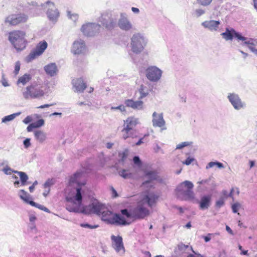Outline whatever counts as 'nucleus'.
<instances>
[{
  "instance_id": "f257e3e1",
  "label": "nucleus",
  "mask_w": 257,
  "mask_h": 257,
  "mask_svg": "<svg viewBox=\"0 0 257 257\" xmlns=\"http://www.w3.org/2000/svg\"><path fill=\"white\" fill-rule=\"evenodd\" d=\"M84 177V175L82 172H76L73 176H71L69 179V183H76L78 185V187L74 188L73 190L68 193L66 197V200L68 202L73 203L74 206L70 207L67 205V209L70 212H77L79 210V207L82 204V186L86 184L85 180H81Z\"/></svg>"
},
{
  "instance_id": "f03ea898",
  "label": "nucleus",
  "mask_w": 257,
  "mask_h": 257,
  "mask_svg": "<svg viewBox=\"0 0 257 257\" xmlns=\"http://www.w3.org/2000/svg\"><path fill=\"white\" fill-rule=\"evenodd\" d=\"M26 33L21 30H14L9 33V40L17 51H21L26 47L27 41Z\"/></svg>"
},
{
  "instance_id": "7ed1b4c3",
  "label": "nucleus",
  "mask_w": 257,
  "mask_h": 257,
  "mask_svg": "<svg viewBox=\"0 0 257 257\" xmlns=\"http://www.w3.org/2000/svg\"><path fill=\"white\" fill-rule=\"evenodd\" d=\"M44 94L42 87L39 86L37 83L28 86L23 92V95L26 99L40 98L43 96Z\"/></svg>"
},
{
  "instance_id": "20e7f679",
  "label": "nucleus",
  "mask_w": 257,
  "mask_h": 257,
  "mask_svg": "<svg viewBox=\"0 0 257 257\" xmlns=\"http://www.w3.org/2000/svg\"><path fill=\"white\" fill-rule=\"evenodd\" d=\"M193 186L191 182L185 181L179 185L177 191L179 194L183 195L184 200H192L194 198V193L192 190Z\"/></svg>"
},
{
  "instance_id": "39448f33",
  "label": "nucleus",
  "mask_w": 257,
  "mask_h": 257,
  "mask_svg": "<svg viewBox=\"0 0 257 257\" xmlns=\"http://www.w3.org/2000/svg\"><path fill=\"white\" fill-rule=\"evenodd\" d=\"M146 205V202L144 200L138 202L136 206L132 208L133 219H142L149 215L150 211Z\"/></svg>"
},
{
  "instance_id": "423d86ee",
  "label": "nucleus",
  "mask_w": 257,
  "mask_h": 257,
  "mask_svg": "<svg viewBox=\"0 0 257 257\" xmlns=\"http://www.w3.org/2000/svg\"><path fill=\"white\" fill-rule=\"evenodd\" d=\"M138 123V119L134 116L128 117L124 120L123 128L121 130L122 137L126 140L129 137H133L132 131Z\"/></svg>"
},
{
  "instance_id": "0eeeda50",
  "label": "nucleus",
  "mask_w": 257,
  "mask_h": 257,
  "mask_svg": "<svg viewBox=\"0 0 257 257\" xmlns=\"http://www.w3.org/2000/svg\"><path fill=\"white\" fill-rule=\"evenodd\" d=\"M145 45V42L144 38L139 34L134 35L132 38V50L136 53L142 52Z\"/></svg>"
},
{
  "instance_id": "6e6552de",
  "label": "nucleus",
  "mask_w": 257,
  "mask_h": 257,
  "mask_svg": "<svg viewBox=\"0 0 257 257\" xmlns=\"http://www.w3.org/2000/svg\"><path fill=\"white\" fill-rule=\"evenodd\" d=\"M48 44L45 41H42L38 43L34 50L32 51L27 57L28 62H30L35 59L36 57L42 55L44 51L47 49Z\"/></svg>"
},
{
  "instance_id": "1a4fd4ad",
  "label": "nucleus",
  "mask_w": 257,
  "mask_h": 257,
  "mask_svg": "<svg viewBox=\"0 0 257 257\" xmlns=\"http://www.w3.org/2000/svg\"><path fill=\"white\" fill-rule=\"evenodd\" d=\"M28 17L25 14H13L9 16L6 19V22L12 26H16L22 23H26Z\"/></svg>"
},
{
  "instance_id": "9d476101",
  "label": "nucleus",
  "mask_w": 257,
  "mask_h": 257,
  "mask_svg": "<svg viewBox=\"0 0 257 257\" xmlns=\"http://www.w3.org/2000/svg\"><path fill=\"white\" fill-rule=\"evenodd\" d=\"M162 71L156 66H150L146 70L147 78L153 82L158 81L162 76Z\"/></svg>"
},
{
  "instance_id": "9b49d317",
  "label": "nucleus",
  "mask_w": 257,
  "mask_h": 257,
  "mask_svg": "<svg viewBox=\"0 0 257 257\" xmlns=\"http://www.w3.org/2000/svg\"><path fill=\"white\" fill-rule=\"evenodd\" d=\"M101 28L100 25L94 23H88L83 25L81 27V31L87 36H91L98 32Z\"/></svg>"
},
{
  "instance_id": "f8f14e48",
  "label": "nucleus",
  "mask_w": 257,
  "mask_h": 257,
  "mask_svg": "<svg viewBox=\"0 0 257 257\" xmlns=\"http://www.w3.org/2000/svg\"><path fill=\"white\" fill-rule=\"evenodd\" d=\"M111 240V246L117 252H124L125 251L123 243L122 237L120 235L115 236L112 235L110 237Z\"/></svg>"
},
{
  "instance_id": "ddd939ff",
  "label": "nucleus",
  "mask_w": 257,
  "mask_h": 257,
  "mask_svg": "<svg viewBox=\"0 0 257 257\" xmlns=\"http://www.w3.org/2000/svg\"><path fill=\"white\" fill-rule=\"evenodd\" d=\"M226 40H232L234 37L238 41L245 40V37L242 36L239 33L236 32L233 28H226L225 32L221 34Z\"/></svg>"
},
{
  "instance_id": "4468645a",
  "label": "nucleus",
  "mask_w": 257,
  "mask_h": 257,
  "mask_svg": "<svg viewBox=\"0 0 257 257\" xmlns=\"http://www.w3.org/2000/svg\"><path fill=\"white\" fill-rule=\"evenodd\" d=\"M19 195L20 198L23 200L25 202L29 203L32 206H34L38 208H39L46 212H48V209L41 205L36 203L33 201L30 200V196L28 193L24 190H21L20 191Z\"/></svg>"
},
{
  "instance_id": "2eb2a0df",
  "label": "nucleus",
  "mask_w": 257,
  "mask_h": 257,
  "mask_svg": "<svg viewBox=\"0 0 257 257\" xmlns=\"http://www.w3.org/2000/svg\"><path fill=\"white\" fill-rule=\"evenodd\" d=\"M99 21L107 29H112L114 26V22L111 18V15L108 13L102 14L99 18Z\"/></svg>"
},
{
  "instance_id": "dca6fc26",
  "label": "nucleus",
  "mask_w": 257,
  "mask_h": 257,
  "mask_svg": "<svg viewBox=\"0 0 257 257\" xmlns=\"http://www.w3.org/2000/svg\"><path fill=\"white\" fill-rule=\"evenodd\" d=\"M86 50L85 43L82 40L76 41L72 46V52L74 54H81L84 53Z\"/></svg>"
},
{
  "instance_id": "f3484780",
  "label": "nucleus",
  "mask_w": 257,
  "mask_h": 257,
  "mask_svg": "<svg viewBox=\"0 0 257 257\" xmlns=\"http://www.w3.org/2000/svg\"><path fill=\"white\" fill-rule=\"evenodd\" d=\"M105 206L99 202H93L86 207L90 213H94L100 215Z\"/></svg>"
},
{
  "instance_id": "a211bd4d",
  "label": "nucleus",
  "mask_w": 257,
  "mask_h": 257,
  "mask_svg": "<svg viewBox=\"0 0 257 257\" xmlns=\"http://www.w3.org/2000/svg\"><path fill=\"white\" fill-rule=\"evenodd\" d=\"M127 107H131L134 109H142L144 107V102L142 99L134 100L132 99H128L124 102Z\"/></svg>"
},
{
  "instance_id": "6ab92c4d",
  "label": "nucleus",
  "mask_w": 257,
  "mask_h": 257,
  "mask_svg": "<svg viewBox=\"0 0 257 257\" xmlns=\"http://www.w3.org/2000/svg\"><path fill=\"white\" fill-rule=\"evenodd\" d=\"M190 251L194 252L191 246L185 245L183 243H180L178 244L177 246L175 249V252L177 254L183 255L188 253Z\"/></svg>"
},
{
  "instance_id": "aec40b11",
  "label": "nucleus",
  "mask_w": 257,
  "mask_h": 257,
  "mask_svg": "<svg viewBox=\"0 0 257 257\" xmlns=\"http://www.w3.org/2000/svg\"><path fill=\"white\" fill-rule=\"evenodd\" d=\"M228 98L234 108L239 109L243 107V104L237 95L230 94Z\"/></svg>"
},
{
  "instance_id": "412c9836",
  "label": "nucleus",
  "mask_w": 257,
  "mask_h": 257,
  "mask_svg": "<svg viewBox=\"0 0 257 257\" xmlns=\"http://www.w3.org/2000/svg\"><path fill=\"white\" fill-rule=\"evenodd\" d=\"M72 84L77 92H82L87 87L86 84L82 78H75L72 80Z\"/></svg>"
},
{
  "instance_id": "4be33fe9",
  "label": "nucleus",
  "mask_w": 257,
  "mask_h": 257,
  "mask_svg": "<svg viewBox=\"0 0 257 257\" xmlns=\"http://www.w3.org/2000/svg\"><path fill=\"white\" fill-rule=\"evenodd\" d=\"M153 124L154 126L162 127L165 125V121L163 119L162 114H158L154 112L153 114Z\"/></svg>"
},
{
  "instance_id": "5701e85b",
  "label": "nucleus",
  "mask_w": 257,
  "mask_h": 257,
  "mask_svg": "<svg viewBox=\"0 0 257 257\" xmlns=\"http://www.w3.org/2000/svg\"><path fill=\"white\" fill-rule=\"evenodd\" d=\"M211 200V196L210 195L203 196L199 202L200 209L202 210L207 209L210 206Z\"/></svg>"
},
{
  "instance_id": "b1692460",
  "label": "nucleus",
  "mask_w": 257,
  "mask_h": 257,
  "mask_svg": "<svg viewBox=\"0 0 257 257\" xmlns=\"http://www.w3.org/2000/svg\"><path fill=\"white\" fill-rule=\"evenodd\" d=\"M145 176L149 179L143 182L142 186L146 185L150 183L152 181L157 180L159 177L158 173L155 171H147L145 173Z\"/></svg>"
},
{
  "instance_id": "393cba45",
  "label": "nucleus",
  "mask_w": 257,
  "mask_h": 257,
  "mask_svg": "<svg viewBox=\"0 0 257 257\" xmlns=\"http://www.w3.org/2000/svg\"><path fill=\"white\" fill-rule=\"evenodd\" d=\"M245 40H241L243 42V44L246 45L248 48L255 54L257 55V49L255 48V46L257 44V41L253 39H247L245 37Z\"/></svg>"
},
{
  "instance_id": "a878e982",
  "label": "nucleus",
  "mask_w": 257,
  "mask_h": 257,
  "mask_svg": "<svg viewBox=\"0 0 257 257\" xmlns=\"http://www.w3.org/2000/svg\"><path fill=\"white\" fill-rule=\"evenodd\" d=\"M220 25V22L217 21H206L202 23V25L210 30H216Z\"/></svg>"
},
{
  "instance_id": "bb28decb",
  "label": "nucleus",
  "mask_w": 257,
  "mask_h": 257,
  "mask_svg": "<svg viewBox=\"0 0 257 257\" xmlns=\"http://www.w3.org/2000/svg\"><path fill=\"white\" fill-rule=\"evenodd\" d=\"M118 25L121 29L125 31H128L132 28L131 23L125 17L121 18L119 19Z\"/></svg>"
},
{
  "instance_id": "cd10ccee",
  "label": "nucleus",
  "mask_w": 257,
  "mask_h": 257,
  "mask_svg": "<svg viewBox=\"0 0 257 257\" xmlns=\"http://www.w3.org/2000/svg\"><path fill=\"white\" fill-rule=\"evenodd\" d=\"M111 224L126 225L127 223L125 218L119 214H115L113 215L112 220H110Z\"/></svg>"
},
{
  "instance_id": "c85d7f7f",
  "label": "nucleus",
  "mask_w": 257,
  "mask_h": 257,
  "mask_svg": "<svg viewBox=\"0 0 257 257\" xmlns=\"http://www.w3.org/2000/svg\"><path fill=\"white\" fill-rule=\"evenodd\" d=\"M44 70L46 73L51 76L55 75L58 71L57 66L55 63H50L45 66Z\"/></svg>"
},
{
  "instance_id": "c756f323",
  "label": "nucleus",
  "mask_w": 257,
  "mask_h": 257,
  "mask_svg": "<svg viewBox=\"0 0 257 257\" xmlns=\"http://www.w3.org/2000/svg\"><path fill=\"white\" fill-rule=\"evenodd\" d=\"M100 215H101L102 219L103 221H106L108 223H111L110 220H112L113 217V214L112 212L108 210L105 207L104 209L101 212Z\"/></svg>"
},
{
  "instance_id": "7c9ffc66",
  "label": "nucleus",
  "mask_w": 257,
  "mask_h": 257,
  "mask_svg": "<svg viewBox=\"0 0 257 257\" xmlns=\"http://www.w3.org/2000/svg\"><path fill=\"white\" fill-rule=\"evenodd\" d=\"M158 198V196L154 194H150L148 195H146L144 200H145V202H147L148 205L151 207L153 204H154L157 200Z\"/></svg>"
},
{
  "instance_id": "2f4dec72",
  "label": "nucleus",
  "mask_w": 257,
  "mask_h": 257,
  "mask_svg": "<svg viewBox=\"0 0 257 257\" xmlns=\"http://www.w3.org/2000/svg\"><path fill=\"white\" fill-rule=\"evenodd\" d=\"M32 79V76L29 74H25L23 76L19 77L18 79L17 84L19 85L22 84L23 85H26Z\"/></svg>"
},
{
  "instance_id": "473e14b6",
  "label": "nucleus",
  "mask_w": 257,
  "mask_h": 257,
  "mask_svg": "<svg viewBox=\"0 0 257 257\" xmlns=\"http://www.w3.org/2000/svg\"><path fill=\"white\" fill-rule=\"evenodd\" d=\"M34 136L37 141L41 143L44 142L46 139V134L41 130L34 131Z\"/></svg>"
},
{
  "instance_id": "72a5a7b5",
  "label": "nucleus",
  "mask_w": 257,
  "mask_h": 257,
  "mask_svg": "<svg viewBox=\"0 0 257 257\" xmlns=\"http://www.w3.org/2000/svg\"><path fill=\"white\" fill-rule=\"evenodd\" d=\"M44 124V120L42 119H39L35 122H33L29 124L27 128V131L29 132H32L34 128H38L43 125Z\"/></svg>"
},
{
  "instance_id": "f704fd0d",
  "label": "nucleus",
  "mask_w": 257,
  "mask_h": 257,
  "mask_svg": "<svg viewBox=\"0 0 257 257\" xmlns=\"http://www.w3.org/2000/svg\"><path fill=\"white\" fill-rule=\"evenodd\" d=\"M15 173L19 174L20 179L21 181V183L22 185H25L26 184V182L28 179V176L26 174L23 172H19V171H14Z\"/></svg>"
},
{
  "instance_id": "c9c22d12",
  "label": "nucleus",
  "mask_w": 257,
  "mask_h": 257,
  "mask_svg": "<svg viewBox=\"0 0 257 257\" xmlns=\"http://www.w3.org/2000/svg\"><path fill=\"white\" fill-rule=\"evenodd\" d=\"M139 91L140 93V96L139 97L140 99H142L149 94L148 90H146L145 87L143 85H141L140 86V87L139 89Z\"/></svg>"
},
{
  "instance_id": "e433bc0d",
  "label": "nucleus",
  "mask_w": 257,
  "mask_h": 257,
  "mask_svg": "<svg viewBox=\"0 0 257 257\" xmlns=\"http://www.w3.org/2000/svg\"><path fill=\"white\" fill-rule=\"evenodd\" d=\"M120 176L124 179L130 178L132 176V174L128 170L123 169L119 172Z\"/></svg>"
},
{
  "instance_id": "4c0bfd02",
  "label": "nucleus",
  "mask_w": 257,
  "mask_h": 257,
  "mask_svg": "<svg viewBox=\"0 0 257 257\" xmlns=\"http://www.w3.org/2000/svg\"><path fill=\"white\" fill-rule=\"evenodd\" d=\"M21 114V112H17L15 113H13L7 116H5L3 119L2 121L3 122H6L7 121H9L13 120L17 116Z\"/></svg>"
},
{
  "instance_id": "58836bf2",
  "label": "nucleus",
  "mask_w": 257,
  "mask_h": 257,
  "mask_svg": "<svg viewBox=\"0 0 257 257\" xmlns=\"http://www.w3.org/2000/svg\"><path fill=\"white\" fill-rule=\"evenodd\" d=\"M48 17L50 20H54L59 16V13L57 11H49L47 13Z\"/></svg>"
},
{
  "instance_id": "ea45409f",
  "label": "nucleus",
  "mask_w": 257,
  "mask_h": 257,
  "mask_svg": "<svg viewBox=\"0 0 257 257\" xmlns=\"http://www.w3.org/2000/svg\"><path fill=\"white\" fill-rule=\"evenodd\" d=\"M128 156V151L125 150L124 151L119 152L118 153V157L119 158V161L122 162H124Z\"/></svg>"
},
{
  "instance_id": "a19ab883",
  "label": "nucleus",
  "mask_w": 257,
  "mask_h": 257,
  "mask_svg": "<svg viewBox=\"0 0 257 257\" xmlns=\"http://www.w3.org/2000/svg\"><path fill=\"white\" fill-rule=\"evenodd\" d=\"M121 213L125 215L127 218H133V215L132 214V208L130 209L128 212L127 209H124L121 210Z\"/></svg>"
},
{
  "instance_id": "79ce46f5",
  "label": "nucleus",
  "mask_w": 257,
  "mask_h": 257,
  "mask_svg": "<svg viewBox=\"0 0 257 257\" xmlns=\"http://www.w3.org/2000/svg\"><path fill=\"white\" fill-rule=\"evenodd\" d=\"M55 183V180L53 179H49L45 183L44 186L45 188H49Z\"/></svg>"
},
{
  "instance_id": "37998d69",
  "label": "nucleus",
  "mask_w": 257,
  "mask_h": 257,
  "mask_svg": "<svg viewBox=\"0 0 257 257\" xmlns=\"http://www.w3.org/2000/svg\"><path fill=\"white\" fill-rule=\"evenodd\" d=\"M198 4L203 6H207L210 4L212 0H197Z\"/></svg>"
},
{
  "instance_id": "c03bdc74",
  "label": "nucleus",
  "mask_w": 257,
  "mask_h": 257,
  "mask_svg": "<svg viewBox=\"0 0 257 257\" xmlns=\"http://www.w3.org/2000/svg\"><path fill=\"white\" fill-rule=\"evenodd\" d=\"M20 67H21V63L19 61H17L15 63V70H14V73L16 75H18L20 70Z\"/></svg>"
},
{
  "instance_id": "a18cd8bd",
  "label": "nucleus",
  "mask_w": 257,
  "mask_h": 257,
  "mask_svg": "<svg viewBox=\"0 0 257 257\" xmlns=\"http://www.w3.org/2000/svg\"><path fill=\"white\" fill-rule=\"evenodd\" d=\"M241 207V205L239 203H235L232 205L231 208L234 213H236L239 208Z\"/></svg>"
},
{
  "instance_id": "49530a36",
  "label": "nucleus",
  "mask_w": 257,
  "mask_h": 257,
  "mask_svg": "<svg viewBox=\"0 0 257 257\" xmlns=\"http://www.w3.org/2000/svg\"><path fill=\"white\" fill-rule=\"evenodd\" d=\"M190 144H191V143H189L188 142H182V143L178 144V145H177L176 149H181L185 147L189 146Z\"/></svg>"
},
{
  "instance_id": "de8ad7c7",
  "label": "nucleus",
  "mask_w": 257,
  "mask_h": 257,
  "mask_svg": "<svg viewBox=\"0 0 257 257\" xmlns=\"http://www.w3.org/2000/svg\"><path fill=\"white\" fill-rule=\"evenodd\" d=\"M133 161H134V163L136 165H138L139 167L141 166L142 163H141V161L139 157H138V156L134 157V158L133 159Z\"/></svg>"
},
{
  "instance_id": "09e8293b",
  "label": "nucleus",
  "mask_w": 257,
  "mask_h": 257,
  "mask_svg": "<svg viewBox=\"0 0 257 257\" xmlns=\"http://www.w3.org/2000/svg\"><path fill=\"white\" fill-rule=\"evenodd\" d=\"M111 109H119L121 112H124L126 111L125 106L123 105H120L117 107H111Z\"/></svg>"
},
{
  "instance_id": "8fccbe9b",
  "label": "nucleus",
  "mask_w": 257,
  "mask_h": 257,
  "mask_svg": "<svg viewBox=\"0 0 257 257\" xmlns=\"http://www.w3.org/2000/svg\"><path fill=\"white\" fill-rule=\"evenodd\" d=\"M224 202L223 199H220L216 202L215 205L216 207L220 208L224 204Z\"/></svg>"
},
{
  "instance_id": "3c124183",
  "label": "nucleus",
  "mask_w": 257,
  "mask_h": 257,
  "mask_svg": "<svg viewBox=\"0 0 257 257\" xmlns=\"http://www.w3.org/2000/svg\"><path fill=\"white\" fill-rule=\"evenodd\" d=\"M24 145L26 148H28L31 146L30 139H26L24 141Z\"/></svg>"
},
{
  "instance_id": "603ef678",
  "label": "nucleus",
  "mask_w": 257,
  "mask_h": 257,
  "mask_svg": "<svg viewBox=\"0 0 257 257\" xmlns=\"http://www.w3.org/2000/svg\"><path fill=\"white\" fill-rule=\"evenodd\" d=\"M32 120V118L31 116H27L24 120L23 122L25 124H28L31 122Z\"/></svg>"
},
{
  "instance_id": "864d4df0",
  "label": "nucleus",
  "mask_w": 257,
  "mask_h": 257,
  "mask_svg": "<svg viewBox=\"0 0 257 257\" xmlns=\"http://www.w3.org/2000/svg\"><path fill=\"white\" fill-rule=\"evenodd\" d=\"M193 160H194V159L193 158H191L189 157L186 159V160H185V162H183V164H184L186 165H189L193 161Z\"/></svg>"
},
{
  "instance_id": "5fc2aeb1",
  "label": "nucleus",
  "mask_w": 257,
  "mask_h": 257,
  "mask_svg": "<svg viewBox=\"0 0 257 257\" xmlns=\"http://www.w3.org/2000/svg\"><path fill=\"white\" fill-rule=\"evenodd\" d=\"M4 172L6 174H11L13 172L12 169L9 167H6L3 169Z\"/></svg>"
},
{
  "instance_id": "6e6d98bb",
  "label": "nucleus",
  "mask_w": 257,
  "mask_h": 257,
  "mask_svg": "<svg viewBox=\"0 0 257 257\" xmlns=\"http://www.w3.org/2000/svg\"><path fill=\"white\" fill-rule=\"evenodd\" d=\"M111 190L112 192V196L113 198H115L118 196V194H117L116 190L114 189V188L113 187H111Z\"/></svg>"
},
{
  "instance_id": "4d7b16f0",
  "label": "nucleus",
  "mask_w": 257,
  "mask_h": 257,
  "mask_svg": "<svg viewBox=\"0 0 257 257\" xmlns=\"http://www.w3.org/2000/svg\"><path fill=\"white\" fill-rule=\"evenodd\" d=\"M238 248L241 251V254H243V255H247V254L248 251L247 250H243L242 246L240 245H238Z\"/></svg>"
},
{
  "instance_id": "13d9d810",
  "label": "nucleus",
  "mask_w": 257,
  "mask_h": 257,
  "mask_svg": "<svg viewBox=\"0 0 257 257\" xmlns=\"http://www.w3.org/2000/svg\"><path fill=\"white\" fill-rule=\"evenodd\" d=\"M81 226H83V227H89L90 228H96L98 227V225H95V226H92L88 224H81Z\"/></svg>"
},
{
  "instance_id": "bf43d9fd",
  "label": "nucleus",
  "mask_w": 257,
  "mask_h": 257,
  "mask_svg": "<svg viewBox=\"0 0 257 257\" xmlns=\"http://www.w3.org/2000/svg\"><path fill=\"white\" fill-rule=\"evenodd\" d=\"M215 165V162H211L208 163V165L206 167V168H212Z\"/></svg>"
},
{
  "instance_id": "052dcab7",
  "label": "nucleus",
  "mask_w": 257,
  "mask_h": 257,
  "mask_svg": "<svg viewBox=\"0 0 257 257\" xmlns=\"http://www.w3.org/2000/svg\"><path fill=\"white\" fill-rule=\"evenodd\" d=\"M53 104H44V105H42L39 107H38L37 108H45V107H48L50 106H52Z\"/></svg>"
},
{
  "instance_id": "680f3d73",
  "label": "nucleus",
  "mask_w": 257,
  "mask_h": 257,
  "mask_svg": "<svg viewBox=\"0 0 257 257\" xmlns=\"http://www.w3.org/2000/svg\"><path fill=\"white\" fill-rule=\"evenodd\" d=\"M36 220V217L35 215H31L30 216V221L31 222H34Z\"/></svg>"
},
{
  "instance_id": "e2e57ef3",
  "label": "nucleus",
  "mask_w": 257,
  "mask_h": 257,
  "mask_svg": "<svg viewBox=\"0 0 257 257\" xmlns=\"http://www.w3.org/2000/svg\"><path fill=\"white\" fill-rule=\"evenodd\" d=\"M132 10L135 13H139V12H140L139 9H138L137 8H135V7H132Z\"/></svg>"
},
{
  "instance_id": "0e129e2a",
  "label": "nucleus",
  "mask_w": 257,
  "mask_h": 257,
  "mask_svg": "<svg viewBox=\"0 0 257 257\" xmlns=\"http://www.w3.org/2000/svg\"><path fill=\"white\" fill-rule=\"evenodd\" d=\"M226 229L231 234H233V232L231 228L227 225L226 226Z\"/></svg>"
},
{
  "instance_id": "69168bd1",
  "label": "nucleus",
  "mask_w": 257,
  "mask_h": 257,
  "mask_svg": "<svg viewBox=\"0 0 257 257\" xmlns=\"http://www.w3.org/2000/svg\"><path fill=\"white\" fill-rule=\"evenodd\" d=\"M208 180H202L200 181H198V184H206L208 182Z\"/></svg>"
},
{
  "instance_id": "338daca9",
  "label": "nucleus",
  "mask_w": 257,
  "mask_h": 257,
  "mask_svg": "<svg viewBox=\"0 0 257 257\" xmlns=\"http://www.w3.org/2000/svg\"><path fill=\"white\" fill-rule=\"evenodd\" d=\"M144 253L145 255V257H151V253L149 251H145Z\"/></svg>"
},
{
  "instance_id": "774afa93",
  "label": "nucleus",
  "mask_w": 257,
  "mask_h": 257,
  "mask_svg": "<svg viewBox=\"0 0 257 257\" xmlns=\"http://www.w3.org/2000/svg\"><path fill=\"white\" fill-rule=\"evenodd\" d=\"M143 139H144V138H141V139H140L139 140V141L138 142H137V143H136V145H137V146H139V145H140L141 144H142V143H144V142L143 141Z\"/></svg>"
}]
</instances>
